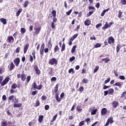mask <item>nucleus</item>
<instances>
[{"instance_id":"f257e3e1","label":"nucleus","mask_w":126,"mask_h":126,"mask_svg":"<svg viewBox=\"0 0 126 126\" xmlns=\"http://www.w3.org/2000/svg\"><path fill=\"white\" fill-rule=\"evenodd\" d=\"M54 91L56 93L55 99L58 102H61L62 99L64 97V93H62L60 95V97H59V84H57L54 88Z\"/></svg>"},{"instance_id":"f03ea898","label":"nucleus","mask_w":126,"mask_h":126,"mask_svg":"<svg viewBox=\"0 0 126 126\" xmlns=\"http://www.w3.org/2000/svg\"><path fill=\"white\" fill-rule=\"evenodd\" d=\"M58 61L57 60V59L55 58H52L50 59L48 62V63L50 64V65H57L58 64Z\"/></svg>"},{"instance_id":"7ed1b4c3","label":"nucleus","mask_w":126,"mask_h":126,"mask_svg":"<svg viewBox=\"0 0 126 126\" xmlns=\"http://www.w3.org/2000/svg\"><path fill=\"white\" fill-rule=\"evenodd\" d=\"M32 86L33 89H37V90H41L43 88V85L40 84L37 86V83L35 82L33 83Z\"/></svg>"},{"instance_id":"20e7f679","label":"nucleus","mask_w":126,"mask_h":126,"mask_svg":"<svg viewBox=\"0 0 126 126\" xmlns=\"http://www.w3.org/2000/svg\"><path fill=\"white\" fill-rule=\"evenodd\" d=\"M78 36V33H76L74 34L72 37H71L68 42L69 46H71V45H72V42H73V40H74V39H76V38H77Z\"/></svg>"},{"instance_id":"39448f33","label":"nucleus","mask_w":126,"mask_h":126,"mask_svg":"<svg viewBox=\"0 0 126 126\" xmlns=\"http://www.w3.org/2000/svg\"><path fill=\"white\" fill-rule=\"evenodd\" d=\"M10 80V78L9 76H7L4 80L2 82V83L0 84V86H4L6 84H7L8 83V82Z\"/></svg>"},{"instance_id":"423d86ee","label":"nucleus","mask_w":126,"mask_h":126,"mask_svg":"<svg viewBox=\"0 0 126 126\" xmlns=\"http://www.w3.org/2000/svg\"><path fill=\"white\" fill-rule=\"evenodd\" d=\"M13 62L16 66H18L20 63V58L17 57L14 60Z\"/></svg>"},{"instance_id":"0eeeda50","label":"nucleus","mask_w":126,"mask_h":126,"mask_svg":"<svg viewBox=\"0 0 126 126\" xmlns=\"http://www.w3.org/2000/svg\"><path fill=\"white\" fill-rule=\"evenodd\" d=\"M112 105L113 108L114 109H117V107H118L119 105V101L114 100L112 102Z\"/></svg>"},{"instance_id":"6e6552de","label":"nucleus","mask_w":126,"mask_h":126,"mask_svg":"<svg viewBox=\"0 0 126 126\" xmlns=\"http://www.w3.org/2000/svg\"><path fill=\"white\" fill-rule=\"evenodd\" d=\"M6 41L7 43H13L14 42V38L12 36H10L7 37V39H6Z\"/></svg>"},{"instance_id":"1a4fd4ad","label":"nucleus","mask_w":126,"mask_h":126,"mask_svg":"<svg viewBox=\"0 0 126 126\" xmlns=\"http://www.w3.org/2000/svg\"><path fill=\"white\" fill-rule=\"evenodd\" d=\"M33 67L36 74H40L41 73V71L39 69L37 65H34Z\"/></svg>"},{"instance_id":"9d476101","label":"nucleus","mask_w":126,"mask_h":126,"mask_svg":"<svg viewBox=\"0 0 126 126\" xmlns=\"http://www.w3.org/2000/svg\"><path fill=\"white\" fill-rule=\"evenodd\" d=\"M123 84H124L123 82H117L115 83L114 85H113V86H118L119 88H122L123 86Z\"/></svg>"},{"instance_id":"9b49d317","label":"nucleus","mask_w":126,"mask_h":126,"mask_svg":"<svg viewBox=\"0 0 126 126\" xmlns=\"http://www.w3.org/2000/svg\"><path fill=\"white\" fill-rule=\"evenodd\" d=\"M108 44H114L115 43V38L113 36H110L109 39H108Z\"/></svg>"},{"instance_id":"f8f14e48","label":"nucleus","mask_w":126,"mask_h":126,"mask_svg":"<svg viewBox=\"0 0 126 126\" xmlns=\"http://www.w3.org/2000/svg\"><path fill=\"white\" fill-rule=\"evenodd\" d=\"M29 46H30L29 43H27L24 46V54H26V53H27V50L29 49Z\"/></svg>"},{"instance_id":"ddd939ff","label":"nucleus","mask_w":126,"mask_h":126,"mask_svg":"<svg viewBox=\"0 0 126 126\" xmlns=\"http://www.w3.org/2000/svg\"><path fill=\"white\" fill-rule=\"evenodd\" d=\"M15 67V65H14L13 62H11L9 64V70H10V71H11L12 70H13V69H14Z\"/></svg>"},{"instance_id":"4468645a","label":"nucleus","mask_w":126,"mask_h":126,"mask_svg":"<svg viewBox=\"0 0 126 126\" xmlns=\"http://www.w3.org/2000/svg\"><path fill=\"white\" fill-rule=\"evenodd\" d=\"M107 112H108V111L107 110V108H103L101 111V116H105V115H106V114H107Z\"/></svg>"},{"instance_id":"2eb2a0df","label":"nucleus","mask_w":126,"mask_h":126,"mask_svg":"<svg viewBox=\"0 0 126 126\" xmlns=\"http://www.w3.org/2000/svg\"><path fill=\"white\" fill-rule=\"evenodd\" d=\"M7 121L6 120H3L1 122L0 126H8Z\"/></svg>"},{"instance_id":"dca6fc26","label":"nucleus","mask_w":126,"mask_h":126,"mask_svg":"<svg viewBox=\"0 0 126 126\" xmlns=\"http://www.w3.org/2000/svg\"><path fill=\"white\" fill-rule=\"evenodd\" d=\"M43 120H44V116L39 115L38 117V122L39 123V124H42V122H43Z\"/></svg>"},{"instance_id":"f3484780","label":"nucleus","mask_w":126,"mask_h":126,"mask_svg":"<svg viewBox=\"0 0 126 126\" xmlns=\"http://www.w3.org/2000/svg\"><path fill=\"white\" fill-rule=\"evenodd\" d=\"M84 24L86 25V26H89L90 24H91V21L89 20H86L84 22Z\"/></svg>"},{"instance_id":"a211bd4d","label":"nucleus","mask_w":126,"mask_h":126,"mask_svg":"<svg viewBox=\"0 0 126 126\" xmlns=\"http://www.w3.org/2000/svg\"><path fill=\"white\" fill-rule=\"evenodd\" d=\"M35 30V34L36 35H38V34L40 33V31H41V28H36L34 29Z\"/></svg>"},{"instance_id":"6ab92c4d","label":"nucleus","mask_w":126,"mask_h":126,"mask_svg":"<svg viewBox=\"0 0 126 126\" xmlns=\"http://www.w3.org/2000/svg\"><path fill=\"white\" fill-rule=\"evenodd\" d=\"M21 78L22 81H25V79H26V75L25 74V73H22L21 75Z\"/></svg>"},{"instance_id":"aec40b11","label":"nucleus","mask_w":126,"mask_h":126,"mask_svg":"<svg viewBox=\"0 0 126 126\" xmlns=\"http://www.w3.org/2000/svg\"><path fill=\"white\" fill-rule=\"evenodd\" d=\"M21 106H22V103H19L18 104L14 103L13 104L14 108H20V107H21Z\"/></svg>"},{"instance_id":"412c9836","label":"nucleus","mask_w":126,"mask_h":126,"mask_svg":"<svg viewBox=\"0 0 126 126\" xmlns=\"http://www.w3.org/2000/svg\"><path fill=\"white\" fill-rule=\"evenodd\" d=\"M0 21L1 23H3L4 25H6V19H4V18H0Z\"/></svg>"},{"instance_id":"4be33fe9","label":"nucleus","mask_w":126,"mask_h":126,"mask_svg":"<svg viewBox=\"0 0 126 126\" xmlns=\"http://www.w3.org/2000/svg\"><path fill=\"white\" fill-rule=\"evenodd\" d=\"M121 48H122V46H121V44H117L116 46L117 53H119Z\"/></svg>"},{"instance_id":"5701e85b","label":"nucleus","mask_w":126,"mask_h":126,"mask_svg":"<svg viewBox=\"0 0 126 126\" xmlns=\"http://www.w3.org/2000/svg\"><path fill=\"white\" fill-rule=\"evenodd\" d=\"M109 10H110V8H107L106 9L103 10V11L100 14L101 16H104L105 15V14L107 12V11H109Z\"/></svg>"},{"instance_id":"b1692460","label":"nucleus","mask_w":126,"mask_h":126,"mask_svg":"<svg viewBox=\"0 0 126 126\" xmlns=\"http://www.w3.org/2000/svg\"><path fill=\"white\" fill-rule=\"evenodd\" d=\"M76 110L79 113H81V112H82V108H81V106L80 105H77L76 107Z\"/></svg>"},{"instance_id":"393cba45","label":"nucleus","mask_w":126,"mask_h":126,"mask_svg":"<svg viewBox=\"0 0 126 126\" xmlns=\"http://www.w3.org/2000/svg\"><path fill=\"white\" fill-rule=\"evenodd\" d=\"M107 121L110 124H113L114 123V120H113V117H109Z\"/></svg>"},{"instance_id":"a878e982","label":"nucleus","mask_w":126,"mask_h":126,"mask_svg":"<svg viewBox=\"0 0 126 126\" xmlns=\"http://www.w3.org/2000/svg\"><path fill=\"white\" fill-rule=\"evenodd\" d=\"M77 48V46L76 45H74L73 47L72 48V49L71 50V53L72 54H74L75 53V50Z\"/></svg>"},{"instance_id":"bb28decb","label":"nucleus","mask_w":126,"mask_h":126,"mask_svg":"<svg viewBox=\"0 0 126 126\" xmlns=\"http://www.w3.org/2000/svg\"><path fill=\"white\" fill-rule=\"evenodd\" d=\"M108 94H109V95H113V94H114V89H109L108 90Z\"/></svg>"},{"instance_id":"cd10ccee","label":"nucleus","mask_w":126,"mask_h":126,"mask_svg":"<svg viewBox=\"0 0 126 126\" xmlns=\"http://www.w3.org/2000/svg\"><path fill=\"white\" fill-rule=\"evenodd\" d=\"M102 62H104L105 63H108L109 62H110L111 59H108L107 58H104L102 59Z\"/></svg>"},{"instance_id":"c85d7f7f","label":"nucleus","mask_w":126,"mask_h":126,"mask_svg":"<svg viewBox=\"0 0 126 126\" xmlns=\"http://www.w3.org/2000/svg\"><path fill=\"white\" fill-rule=\"evenodd\" d=\"M109 28V24H108L107 22H106L104 27H102V30H106V29H107V28Z\"/></svg>"},{"instance_id":"c756f323","label":"nucleus","mask_w":126,"mask_h":126,"mask_svg":"<svg viewBox=\"0 0 126 126\" xmlns=\"http://www.w3.org/2000/svg\"><path fill=\"white\" fill-rule=\"evenodd\" d=\"M34 106L35 107H39V106H40V100H39V99H36L35 101V104Z\"/></svg>"},{"instance_id":"7c9ffc66","label":"nucleus","mask_w":126,"mask_h":126,"mask_svg":"<svg viewBox=\"0 0 126 126\" xmlns=\"http://www.w3.org/2000/svg\"><path fill=\"white\" fill-rule=\"evenodd\" d=\"M22 12V8H20L16 13V16H19L20 13Z\"/></svg>"},{"instance_id":"2f4dec72","label":"nucleus","mask_w":126,"mask_h":126,"mask_svg":"<svg viewBox=\"0 0 126 126\" xmlns=\"http://www.w3.org/2000/svg\"><path fill=\"white\" fill-rule=\"evenodd\" d=\"M51 14H52L53 17H56L57 16V11L55 10H52L51 12Z\"/></svg>"},{"instance_id":"473e14b6","label":"nucleus","mask_w":126,"mask_h":126,"mask_svg":"<svg viewBox=\"0 0 126 126\" xmlns=\"http://www.w3.org/2000/svg\"><path fill=\"white\" fill-rule=\"evenodd\" d=\"M53 46V44H52V41H51V40H50L48 42V48L49 49H50V50H51L52 49V46Z\"/></svg>"},{"instance_id":"72a5a7b5","label":"nucleus","mask_w":126,"mask_h":126,"mask_svg":"<svg viewBox=\"0 0 126 126\" xmlns=\"http://www.w3.org/2000/svg\"><path fill=\"white\" fill-rule=\"evenodd\" d=\"M69 73H71V74H74V69L72 68H71L68 70Z\"/></svg>"},{"instance_id":"f704fd0d","label":"nucleus","mask_w":126,"mask_h":126,"mask_svg":"<svg viewBox=\"0 0 126 126\" xmlns=\"http://www.w3.org/2000/svg\"><path fill=\"white\" fill-rule=\"evenodd\" d=\"M26 32V29L25 28H22L21 29V34H24Z\"/></svg>"},{"instance_id":"c9c22d12","label":"nucleus","mask_w":126,"mask_h":126,"mask_svg":"<svg viewBox=\"0 0 126 126\" xmlns=\"http://www.w3.org/2000/svg\"><path fill=\"white\" fill-rule=\"evenodd\" d=\"M65 50V44L63 43L62 46L61 52H63Z\"/></svg>"},{"instance_id":"e433bc0d","label":"nucleus","mask_w":126,"mask_h":126,"mask_svg":"<svg viewBox=\"0 0 126 126\" xmlns=\"http://www.w3.org/2000/svg\"><path fill=\"white\" fill-rule=\"evenodd\" d=\"M93 13H94V11H90L89 13H87V17H89V16H91V15H92V14H93Z\"/></svg>"},{"instance_id":"4c0bfd02","label":"nucleus","mask_w":126,"mask_h":126,"mask_svg":"<svg viewBox=\"0 0 126 126\" xmlns=\"http://www.w3.org/2000/svg\"><path fill=\"white\" fill-rule=\"evenodd\" d=\"M97 111H98V110H97V109H95L92 111L91 115H96V113H97Z\"/></svg>"},{"instance_id":"58836bf2","label":"nucleus","mask_w":126,"mask_h":126,"mask_svg":"<svg viewBox=\"0 0 126 126\" xmlns=\"http://www.w3.org/2000/svg\"><path fill=\"white\" fill-rule=\"evenodd\" d=\"M13 99H14V95H12L9 96V97L8 98V100L9 101H11V100H12V101H13Z\"/></svg>"},{"instance_id":"ea45409f","label":"nucleus","mask_w":126,"mask_h":126,"mask_svg":"<svg viewBox=\"0 0 126 126\" xmlns=\"http://www.w3.org/2000/svg\"><path fill=\"white\" fill-rule=\"evenodd\" d=\"M88 9L89 10H94V11L96 10V8H95L94 6H89Z\"/></svg>"},{"instance_id":"a19ab883","label":"nucleus","mask_w":126,"mask_h":126,"mask_svg":"<svg viewBox=\"0 0 126 126\" xmlns=\"http://www.w3.org/2000/svg\"><path fill=\"white\" fill-rule=\"evenodd\" d=\"M120 3L122 4V5H126V0H121Z\"/></svg>"},{"instance_id":"79ce46f5","label":"nucleus","mask_w":126,"mask_h":126,"mask_svg":"<svg viewBox=\"0 0 126 126\" xmlns=\"http://www.w3.org/2000/svg\"><path fill=\"white\" fill-rule=\"evenodd\" d=\"M17 88V84H13L11 86V89H16Z\"/></svg>"},{"instance_id":"37998d69","label":"nucleus","mask_w":126,"mask_h":126,"mask_svg":"<svg viewBox=\"0 0 126 126\" xmlns=\"http://www.w3.org/2000/svg\"><path fill=\"white\" fill-rule=\"evenodd\" d=\"M101 46H102V44L97 43L96 44H95V45H94V47L95 48H100V47H101Z\"/></svg>"},{"instance_id":"c03bdc74","label":"nucleus","mask_w":126,"mask_h":126,"mask_svg":"<svg viewBox=\"0 0 126 126\" xmlns=\"http://www.w3.org/2000/svg\"><path fill=\"white\" fill-rule=\"evenodd\" d=\"M59 50H60L59 46L58 45L54 47V53H57Z\"/></svg>"},{"instance_id":"a18cd8bd","label":"nucleus","mask_w":126,"mask_h":126,"mask_svg":"<svg viewBox=\"0 0 126 126\" xmlns=\"http://www.w3.org/2000/svg\"><path fill=\"white\" fill-rule=\"evenodd\" d=\"M30 80H31V76L29 75L27 77V82L29 83V82H30Z\"/></svg>"},{"instance_id":"49530a36","label":"nucleus","mask_w":126,"mask_h":126,"mask_svg":"<svg viewBox=\"0 0 126 126\" xmlns=\"http://www.w3.org/2000/svg\"><path fill=\"white\" fill-rule=\"evenodd\" d=\"M28 4H29V1H26L24 5V7H27V6H28Z\"/></svg>"},{"instance_id":"de8ad7c7","label":"nucleus","mask_w":126,"mask_h":126,"mask_svg":"<svg viewBox=\"0 0 126 126\" xmlns=\"http://www.w3.org/2000/svg\"><path fill=\"white\" fill-rule=\"evenodd\" d=\"M84 91V87L81 86L78 90V91H79L80 92L82 93L83 92V91Z\"/></svg>"},{"instance_id":"09e8293b","label":"nucleus","mask_w":126,"mask_h":126,"mask_svg":"<svg viewBox=\"0 0 126 126\" xmlns=\"http://www.w3.org/2000/svg\"><path fill=\"white\" fill-rule=\"evenodd\" d=\"M122 14H123V12H122V11H121V10H119V13H118V17L119 18H121Z\"/></svg>"},{"instance_id":"8fccbe9b","label":"nucleus","mask_w":126,"mask_h":126,"mask_svg":"<svg viewBox=\"0 0 126 126\" xmlns=\"http://www.w3.org/2000/svg\"><path fill=\"white\" fill-rule=\"evenodd\" d=\"M74 60H75V57H74V56H72V57L70 58V59H69L70 63L73 62V61H74Z\"/></svg>"},{"instance_id":"3c124183","label":"nucleus","mask_w":126,"mask_h":126,"mask_svg":"<svg viewBox=\"0 0 126 126\" xmlns=\"http://www.w3.org/2000/svg\"><path fill=\"white\" fill-rule=\"evenodd\" d=\"M85 123V121H81L79 124V126H84V124Z\"/></svg>"},{"instance_id":"603ef678","label":"nucleus","mask_w":126,"mask_h":126,"mask_svg":"<svg viewBox=\"0 0 126 126\" xmlns=\"http://www.w3.org/2000/svg\"><path fill=\"white\" fill-rule=\"evenodd\" d=\"M49 69H50V71L48 72V74L49 75H52V74H53V68L49 67Z\"/></svg>"},{"instance_id":"864d4df0","label":"nucleus","mask_w":126,"mask_h":126,"mask_svg":"<svg viewBox=\"0 0 126 126\" xmlns=\"http://www.w3.org/2000/svg\"><path fill=\"white\" fill-rule=\"evenodd\" d=\"M111 81V78H108L107 80H105L104 81L105 84H107V83L110 82Z\"/></svg>"},{"instance_id":"5fc2aeb1","label":"nucleus","mask_w":126,"mask_h":126,"mask_svg":"<svg viewBox=\"0 0 126 126\" xmlns=\"http://www.w3.org/2000/svg\"><path fill=\"white\" fill-rule=\"evenodd\" d=\"M82 82H83V83H85V84L88 83V79L86 78H84L82 80Z\"/></svg>"},{"instance_id":"6e6d98bb","label":"nucleus","mask_w":126,"mask_h":126,"mask_svg":"<svg viewBox=\"0 0 126 126\" xmlns=\"http://www.w3.org/2000/svg\"><path fill=\"white\" fill-rule=\"evenodd\" d=\"M99 70V66H96L95 68L94 69V73L97 72Z\"/></svg>"},{"instance_id":"4d7b16f0","label":"nucleus","mask_w":126,"mask_h":126,"mask_svg":"<svg viewBox=\"0 0 126 126\" xmlns=\"http://www.w3.org/2000/svg\"><path fill=\"white\" fill-rule=\"evenodd\" d=\"M102 23L97 24L95 26V28H97V29H98V28H99V27H101V26H102Z\"/></svg>"},{"instance_id":"13d9d810","label":"nucleus","mask_w":126,"mask_h":126,"mask_svg":"<svg viewBox=\"0 0 126 126\" xmlns=\"http://www.w3.org/2000/svg\"><path fill=\"white\" fill-rule=\"evenodd\" d=\"M120 79L121 80H125L126 79V77L124 75H121L119 76Z\"/></svg>"},{"instance_id":"bf43d9fd","label":"nucleus","mask_w":126,"mask_h":126,"mask_svg":"<svg viewBox=\"0 0 126 126\" xmlns=\"http://www.w3.org/2000/svg\"><path fill=\"white\" fill-rule=\"evenodd\" d=\"M37 93H38V91L35 90V91H32V94L34 96V95H36V94H37Z\"/></svg>"},{"instance_id":"052dcab7","label":"nucleus","mask_w":126,"mask_h":126,"mask_svg":"<svg viewBox=\"0 0 126 126\" xmlns=\"http://www.w3.org/2000/svg\"><path fill=\"white\" fill-rule=\"evenodd\" d=\"M71 12H72V9H71L68 12H66V15H70V13H71Z\"/></svg>"},{"instance_id":"680f3d73","label":"nucleus","mask_w":126,"mask_h":126,"mask_svg":"<svg viewBox=\"0 0 126 126\" xmlns=\"http://www.w3.org/2000/svg\"><path fill=\"white\" fill-rule=\"evenodd\" d=\"M126 94V91H125L121 94V98H124V97H125Z\"/></svg>"},{"instance_id":"e2e57ef3","label":"nucleus","mask_w":126,"mask_h":126,"mask_svg":"<svg viewBox=\"0 0 126 126\" xmlns=\"http://www.w3.org/2000/svg\"><path fill=\"white\" fill-rule=\"evenodd\" d=\"M57 21H58V19L57 18V17H53L52 22H54L55 23H56V22H57Z\"/></svg>"},{"instance_id":"0e129e2a","label":"nucleus","mask_w":126,"mask_h":126,"mask_svg":"<svg viewBox=\"0 0 126 126\" xmlns=\"http://www.w3.org/2000/svg\"><path fill=\"white\" fill-rule=\"evenodd\" d=\"M30 60L31 63H33V61H34V59L33 58V56H32V55L30 56Z\"/></svg>"},{"instance_id":"69168bd1","label":"nucleus","mask_w":126,"mask_h":126,"mask_svg":"<svg viewBox=\"0 0 126 126\" xmlns=\"http://www.w3.org/2000/svg\"><path fill=\"white\" fill-rule=\"evenodd\" d=\"M13 102H14L15 104V103H18V98H16V97H15L14 99L13 100Z\"/></svg>"},{"instance_id":"338daca9","label":"nucleus","mask_w":126,"mask_h":126,"mask_svg":"<svg viewBox=\"0 0 126 126\" xmlns=\"http://www.w3.org/2000/svg\"><path fill=\"white\" fill-rule=\"evenodd\" d=\"M51 81H57V77H53L51 79Z\"/></svg>"},{"instance_id":"774afa93","label":"nucleus","mask_w":126,"mask_h":126,"mask_svg":"<svg viewBox=\"0 0 126 126\" xmlns=\"http://www.w3.org/2000/svg\"><path fill=\"white\" fill-rule=\"evenodd\" d=\"M20 52V47H17L16 49V53H17V54H18V53H19Z\"/></svg>"}]
</instances>
